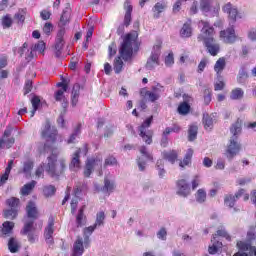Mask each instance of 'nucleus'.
Masks as SVG:
<instances>
[{
    "instance_id": "63",
    "label": "nucleus",
    "mask_w": 256,
    "mask_h": 256,
    "mask_svg": "<svg viewBox=\"0 0 256 256\" xmlns=\"http://www.w3.org/2000/svg\"><path fill=\"white\" fill-rule=\"evenodd\" d=\"M94 168H92V166H90L89 164H87V162L85 163V168H84V177H91V173H93Z\"/></svg>"
},
{
    "instance_id": "3",
    "label": "nucleus",
    "mask_w": 256,
    "mask_h": 256,
    "mask_svg": "<svg viewBox=\"0 0 256 256\" xmlns=\"http://www.w3.org/2000/svg\"><path fill=\"white\" fill-rule=\"evenodd\" d=\"M26 215L31 221L25 222L21 230V235H25L29 243L33 244L39 239L37 234V228L35 227V221L40 217L39 208L34 201H29L26 205Z\"/></svg>"
},
{
    "instance_id": "60",
    "label": "nucleus",
    "mask_w": 256,
    "mask_h": 256,
    "mask_svg": "<svg viewBox=\"0 0 256 256\" xmlns=\"http://www.w3.org/2000/svg\"><path fill=\"white\" fill-rule=\"evenodd\" d=\"M33 90V81L27 80L24 85V95H29V92Z\"/></svg>"
},
{
    "instance_id": "41",
    "label": "nucleus",
    "mask_w": 256,
    "mask_h": 256,
    "mask_svg": "<svg viewBox=\"0 0 256 256\" xmlns=\"http://www.w3.org/2000/svg\"><path fill=\"white\" fill-rule=\"evenodd\" d=\"M212 243L213 245L212 246H209L208 248V252L210 253V255H215L217 253V251H219V248L218 247H222L223 246V243L217 241L215 243V236H213L212 238Z\"/></svg>"
},
{
    "instance_id": "31",
    "label": "nucleus",
    "mask_w": 256,
    "mask_h": 256,
    "mask_svg": "<svg viewBox=\"0 0 256 256\" xmlns=\"http://www.w3.org/2000/svg\"><path fill=\"white\" fill-rule=\"evenodd\" d=\"M8 249L10 253H17L19 252L20 246L17 238L11 237L8 241Z\"/></svg>"
},
{
    "instance_id": "7",
    "label": "nucleus",
    "mask_w": 256,
    "mask_h": 256,
    "mask_svg": "<svg viewBox=\"0 0 256 256\" xmlns=\"http://www.w3.org/2000/svg\"><path fill=\"white\" fill-rule=\"evenodd\" d=\"M153 123V116H149L144 120V122L138 127V133L139 137H141L142 141L146 145H152L153 144V130H149V127H151V124Z\"/></svg>"
},
{
    "instance_id": "44",
    "label": "nucleus",
    "mask_w": 256,
    "mask_h": 256,
    "mask_svg": "<svg viewBox=\"0 0 256 256\" xmlns=\"http://www.w3.org/2000/svg\"><path fill=\"white\" fill-rule=\"evenodd\" d=\"M114 71L116 74H119L121 71H123V60L121 59V56H118L114 60Z\"/></svg>"
},
{
    "instance_id": "32",
    "label": "nucleus",
    "mask_w": 256,
    "mask_h": 256,
    "mask_svg": "<svg viewBox=\"0 0 256 256\" xmlns=\"http://www.w3.org/2000/svg\"><path fill=\"white\" fill-rule=\"evenodd\" d=\"M6 205L10 209H19L21 205V200L17 197H10L6 200Z\"/></svg>"
},
{
    "instance_id": "16",
    "label": "nucleus",
    "mask_w": 256,
    "mask_h": 256,
    "mask_svg": "<svg viewBox=\"0 0 256 256\" xmlns=\"http://www.w3.org/2000/svg\"><path fill=\"white\" fill-rule=\"evenodd\" d=\"M165 9H167L166 1L157 2L152 8L153 18L159 19V17H161V13H163Z\"/></svg>"
},
{
    "instance_id": "52",
    "label": "nucleus",
    "mask_w": 256,
    "mask_h": 256,
    "mask_svg": "<svg viewBox=\"0 0 256 256\" xmlns=\"http://www.w3.org/2000/svg\"><path fill=\"white\" fill-rule=\"evenodd\" d=\"M114 165H117V158L110 155L104 160V167H112Z\"/></svg>"
},
{
    "instance_id": "26",
    "label": "nucleus",
    "mask_w": 256,
    "mask_h": 256,
    "mask_svg": "<svg viewBox=\"0 0 256 256\" xmlns=\"http://www.w3.org/2000/svg\"><path fill=\"white\" fill-rule=\"evenodd\" d=\"M193 153H194V151L192 148L188 149L183 160L180 161L179 167H182V169H183V168L187 167L188 165H191V160L193 159Z\"/></svg>"
},
{
    "instance_id": "8",
    "label": "nucleus",
    "mask_w": 256,
    "mask_h": 256,
    "mask_svg": "<svg viewBox=\"0 0 256 256\" xmlns=\"http://www.w3.org/2000/svg\"><path fill=\"white\" fill-rule=\"evenodd\" d=\"M161 93H165V87L159 83L155 86H152L151 91L147 90V88H143L140 91V95L142 97H148V100L151 103H155V101H159V99L161 98Z\"/></svg>"
},
{
    "instance_id": "21",
    "label": "nucleus",
    "mask_w": 256,
    "mask_h": 256,
    "mask_svg": "<svg viewBox=\"0 0 256 256\" xmlns=\"http://www.w3.org/2000/svg\"><path fill=\"white\" fill-rule=\"evenodd\" d=\"M87 223V216L85 215V206H82L78 210V214L76 215V227H83Z\"/></svg>"
},
{
    "instance_id": "6",
    "label": "nucleus",
    "mask_w": 256,
    "mask_h": 256,
    "mask_svg": "<svg viewBox=\"0 0 256 256\" xmlns=\"http://www.w3.org/2000/svg\"><path fill=\"white\" fill-rule=\"evenodd\" d=\"M47 165L45 167L46 173L52 177L53 179L61 177L63 173H65V169H67V162L65 159H57V155L51 154L47 157Z\"/></svg>"
},
{
    "instance_id": "24",
    "label": "nucleus",
    "mask_w": 256,
    "mask_h": 256,
    "mask_svg": "<svg viewBox=\"0 0 256 256\" xmlns=\"http://www.w3.org/2000/svg\"><path fill=\"white\" fill-rule=\"evenodd\" d=\"M35 185H37V181H35V180H32L31 182L25 184L20 189V195H23V197H27V195H31V193L35 189Z\"/></svg>"
},
{
    "instance_id": "4",
    "label": "nucleus",
    "mask_w": 256,
    "mask_h": 256,
    "mask_svg": "<svg viewBox=\"0 0 256 256\" xmlns=\"http://www.w3.org/2000/svg\"><path fill=\"white\" fill-rule=\"evenodd\" d=\"M138 39L139 33H137V31H133L125 35L119 50L120 57H122L124 61H129V59L133 57V45L134 51H139L140 44Z\"/></svg>"
},
{
    "instance_id": "45",
    "label": "nucleus",
    "mask_w": 256,
    "mask_h": 256,
    "mask_svg": "<svg viewBox=\"0 0 256 256\" xmlns=\"http://www.w3.org/2000/svg\"><path fill=\"white\" fill-rule=\"evenodd\" d=\"M211 4V0H200L201 11H203L204 13H209V11H211Z\"/></svg>"
},
{
    "instance_id": "18",
    "label": "nucleus",
    "mask_w": 256,
    "mask_h": 256,
    "mask_svg": "<svg viewBox=\"0 0 256 256\" xmlns=\"http://www.w3.org/2000/svg\"><path fill=\"white\" fill-rule=\"evenodd\" d=\"M15 228V223L11 221H5L2 224V229L0 232L1 237H9L13 234V229Z\"/></svg>"
},
{
    "instance_id": "59",
    "label": "nucleus",
    "mask_w": 256,
    "mask_h": 256,
    "mask_svg": "<svg viewBox=\"0 0 256 256\" xmlns=\"http://www.w3.org/2000/svg\"><path fill=\"white\" fill-rule=\"evenodd\" d=\"M64 45L65 44L63 42H58L56 40V42H55V49H56L55 56L56 57H61V51L63 50Z\"/></svg>"
},
{
    "instance_id": "37",
    "label": "nucleus",
    "mask_w": 256,
    "mask_h": 256,
    "mask_svg": "<svg viewBox=\"0 0 256 256\" xmlns=\"http://www.w3.org/2000/svg\"><path fill=\"white\" fill-rule=\"evenodd\" d=\"M32 103V111H31V117H35V113H37V110L39 109V106L41 105V98L39 96H34L31 99Z\"/></svg>"
},
{
    "instance_id": "56",
    "label": "nucleus",
    "mask_w": 256,
    "mask_h": 256,
    "mask_svg": "<svg viewBox=\"0 0 256 256\" xmlns=\"http://www.w3.org/2000/svg\"><path fill=\"white\" fill-rule=\"evenodd\" d=\"M42 31L45 33V35H51V32L53 31V23L46 22L42 28Z\"/></svg>"
},
{
    "instance_id": "47",
    "label": "nucleus",
    "mask_w": 256,
    "mask_h": 256,
    "mask_svg": "<svg viewBox=\"0 0 256 256\" xmlns=\"http://www.w3.org/2000/svg\"><path fill=\"white\" fill-rule=\"evenodd\" d=\"M171 133H181V127L179 124H173L172 127H166L164 135H171Z\"/></svg>"
},
{
    "instance_id": "36",
    "label": "nucleus",
    "mask_w": 256,
    "mask_h": 256,
    "mask_svg": "<svg viewBox=\"0 0 256 256\" xmlns=\"http://www.w3.org/2000/svg\"><path fill=\"white\" fill-rule=\"evenodd\" d=\"M25 15H27V9H20L18 13L14 15V20L18 25L25 23Z\"/></svg>"
},
{
    "instance_id": "9",
    "label": "nucleus",
    "mask_w": 256,
    "mask_h": 256,
    "mask_svg": "<svg viewBox=\"0 0 256 256\" xmlns=\"http://www.w3.org/2000/svg\"><path fill=\"white\" fill-rule=\"evenodd\" d=\"M219 37L223 43H227L229 45L235 43L237 41V34H235V26H230L225 30L220 31Z\"/></svg>"
},
{
    "instance_id": "11",
    "label": "nucleus",
    "mask_w": 256,
    "mask_h": 256,
    "mask_svg": "<svg viewBox=\"0 0 256 256\" xmlns=\"http://www.w3.org/2000/svg\"><path fill=\"white\" fill-rule=\"evenodd\" d=\"M55 219L53 217H50L48 219V225L44 230V238L46 243H48V245H53V243H55V241L53 240V233H55Z\"/></svg>"
},
{
    "instance_id": "25",
    "label": "nucleus",
    "mask_w": 256,
    "mask_h": 256,
    "mask_svg": "<svg viewBox=\"0 0 256 256\" xmlns=\"http://www.w3.org/2000/svg\"><path fill=\"white\" fill-rule=\"evenodd\" d=\"M236 247L237 249L241 252V253H247V251H249L250 255L253 251V245H251V242H245V241H237L236 243Z\"/></svg>"
},
{
    "instance_id": "23",
    "label": "nucleus",
    "mask_w": 256,
    "mask_h": 256,
    "mask_svg": "<svg viewBox=\"0 0 256 256\" xmlns=\"http://www.w3.org/2000/svg\"><path fill=\"white\" fill-rule=\"evenodd\" d=\"M179 157V154L176 152V150H170V151H163L162 152V159H165V161H169V163H175Z\"/></svg>"
},
{
    "instance_id": "57",
    "label": "nucleus",
    "mask_w": 256,
    "mask_h": 256,
    "mask_svg": "<svg viewBox=\"0 0 256 256\" xmlns=\"http://www.w3.org/2000/svg\"><path fill=\"white\" fill-rule=\"evenodd\" d=\"M46 45L45 42L39 41L33 47V51H38L39 53H43L45 51Z\"/></svg>"
},
{
    "instance_id": "46",
    "label": "nucleus",
    "mask_w": 256,
    "mask_h": 256,
    "mask_svg": "<svg viewBox=\"0 0 256 256\" xmlns=\"http://www.w3.org/2000/svg\"><path fill=\"white\" fill-rule=\"evenodd\" d=\"M13 25V18L9 14L2 17L3 29H9Z\"/></svg>"
},
{
    "instance_id": "40",
    "label": "nucleus",
    "mask_w": 256,
    "mask_h": 256,
    "mask_svg": "<svg viewBox=\"0 0 256 256\" xmlns=\"http://www.w3.org/2000/svg\"><path fill=\"white\" fill-rule=\"evenodd\" d=\"M243 95H245V92H243V89L236 88L231 91L230 98L233 101H237L238 99H243Z\"/></svg>"
},
{
    "instance_id": "58",
    "label": "nucleus",
    "mask_w": 256,
    "mask_h": 256,
    "mask_svg": "<svg viewBox=\"0 0 256 256\" xmlns=\"http://www.w3.org/2000/svg\"><path fill=\"white\" fill-rule=\"evenodd\" d=\"M65 28H62L58 31L57 35H56V41H58V43H64L65 44Z\"/></svg>"
},
{
    "instance_id": "28",
    "label": "nucleus",
    "mask_w": 256,
    "mask_h": 256,
    "mask_svg": "<svg viewBox=\"0 0 256 256\" xmlns=\"http://www.w3.org/2000/svg\"><path fill=\"white\" fill-rule=\"evenodd\" d=\"M193 35V28H191V22H186L183 24L180 30V37L189 38Z\"/></svg>"
},
{
    "instance_id": "35",
    "label": "nucleus",
    "mask_w": 256,
    "mask_h": 256,
    "mask_svg": "<svg viewBox=\"0 0 256 256\" xmlns=\"http://www.w3.org/2000/svg\"><path fill=\"white\" fill-rule=\"evenodd\" d=\"M195 199L197 203H205V201H207V192L205 191V189H198L195 194Z\"/></svg>"
},
{
    "instance_id": "55",
    "label": "nucleus",
    "mask_w": 256,
    "mask_h": 256,
    "mask_svg": "<svg viewBox=\"0 0 256 256\" xmlns=\"http://www.w3.org/2000/svg\"><path fill=\"white\" fill-rule=\"evenodd\" d=\"M57 87H62L59 91H67L69 89V79L62 77V81L57 83Z\"/></svg>"
},
{
    "instance_id": "14",
    "label": "nucleus",
    "mask_w": 256,
    "mask_h": 256,
    "mask_svg": "<svg viewBox=\"0 0 256 256\" xmlns=\"http://www.w3.org/2000/svg\"><path fill=\"white\" fill-rule=\"evenodd\" d=\"M124 10H125V15H124L123 25L124 27H129V25H131V21L133 20V18L131 17L133 13V5H131V1L125 0Z\"/></svg>"
},
{
    "instance_id": "29",
    "label": "nucleus",
    "mask_w": 256,
    "mask_h": 256,
    "mask_svg": "<svg viewBox=\"0 0 256 256\" xmlns=\"http://www.w3.org/2000/svg\"><path fill=\"white\" fill-rule=\"evenodd\" d=\"M102 191H104V193H113V191H115V181L109 179V177H105Z\"/></svg>"
},
{
    "instance_id": "20",
    "label": "nucleus",
    "mask_w": 256,
    "mask_h": 256,
    "mask_svg": "<svg viewBox=\"0 0 256 256\" xmlns=\"http://www.w3.org/2000/svg\"><path fill=\"white\" fill-rule=\"evenodd\" d=\"M80 94H81V86L79 84H75L72 88V93H71L72 107H77V103H79Z\"/></svg>"
},
{
    "instance_id": "34",
    "label": "nucleus",
    "mask_w": 256,
    "mask_h": 256,
    "mask_svg": "<svg viewBox=\"0 0 256 256\" xmlns=\"http://www.w3.org/2000/svg\"><path fill=\"white\" fill-rule=\"evenodd\" d=\"M65 93H67V91L57 90L54 93L55 101H57L58 103H63L64 105H67V98L65 97Z\"/></svg>"
},
{
    "instance_id": "48",
    "label": "nucleus",
    "mask_w": 256,
    "mask_h": 256,
    "mask_svg": "<svg viewBox=\"0 0 256 256\" xmlns=\"http://www.w3.org/2000/svg\"><path fill=\"white\" fill-rule=\"evenodd\" d=\"M164 63L166 67H173V65H175V56L173 52H169V54L164 59Z\"/></svg>"
},
{
    "instance_id": "13",
    "label": "nucleus",
    "mask_w": 256,
    "mask_h": 256,
    "mask_svg": "<svg viewBox=\"0 0 256 256\" xmlns=\"http://www.w3.org/2000/svg\"><path fill=\"white\" fill-rule=\"evenodd\" d=\"M243 195H245V189L243 188L238 190V192L235 195L227 194L224 197V205L226 207H229L230 209H233V207H235V203L237 202V199H239L240 197H243Z\"/></svg>"
},
{
    "instance_id": "39",
    "label": "nucleus",
    "mask_w": 256,
    "mask_h": 256,
    "mask_svg": "<svg viewBox=\"0 0 256 256\" xmlns=\"http://www.w3.org/2000/svg\"><path fill=\"white\" fill-rule=\"evenodd\" d=\"M199 128L197 125H191L188 129V141H195Z\"/></svg>"
},
{
    "instance_id": "49",
    "label": "nucleus",
    "mask_w": 256,
    "mask_h": 256,
    "mask_svg": "<svg viewBox=\"0 0 256 256\" xmlns=\"http://www.w3.org/2000/svg\"><path fill=\"white\" fill-rule=\"evenodd\" d=\"M140 153L145 157L146 161H151L153 162V154L149 153L147 151V146H141L139 148Z\"/></svg>"
},
{
    "instance_id": "5",
    "label": "nucleus",
    "mask_w": 256,
    "mask_h": 256,
    "mask_svg": "<svg viewBox=\"0 0 256 256\" xmlns=\"http://www.w3.org/2000/svg\"><path fill=\"white\" fill-rule=\"evenodd\" d=\"M40 135L42 139H45L46 143L44 144V149H51L49 145H55L57 141L60 143L63 142V137L59 135V130L57 127L51 125V121L47 119L43 124Z\"/></svg>"
},
{
    "instance_id": "42",
    "label": "nucleus",
    "mask_w": 256,
    "mask_h": 256,
    "mask_svg": "<svg viewBox=\"0 0 256 256\" xmlns=\"http://www.w3.org/2000/svg\"><path fill=\"white\" fill-rule=\"evenodd\" d=\"M57 192V188L54 185H46L43 187V195L46 197H53Z\"/></svg>"
},
{
    "instance_id": "51",
    "label": "nucleus",
    "mask_w": 256,
    "mask_h": 256,
    "mask_svg": "<svg viewBox=\"0 0 256 256\" xmlns=\"http://www.w3.org/2000/svg\"><path fill=\"white\" fill-rule=\"evenodd\" d=\"M33 167H35V163L31 160L24 162L23 164V173H31L33 171Z\"/></svg>"
},
{
    "instance_id": "64",
    "label": "nucleus",
    "mask_w": 256,
    "mask_h": 256,
    "mask_svg": "<svg viewBox=\"0 0 256 256\" xmlns=\"http://www.w3.org/2000/svg\"><path fill=\"white\" fill-rule=\"evenodd\" d=\"M205 67H207V58H203L198 64V73H203Z\"/></svg>"
},
{
    "instance_id": "22",
    "label": "nucleus",
    "mask_w": 256,
    "mask_h": 256,
    "mask_svg": "<svg viewBox=\"0 0 256 256\" xmlns=\"http://www.w3.org/2000/svg\"><path fill=\"white\" fill-rule=\"evenodd\" d=\"M161 54L159 52H153L147 60L146 69H153L155 66L159 65V57Z\"/></svg>"
},
{
    "instance_id": "33",
    "label": "nucleus",
    "mask_w": 256,
    "mask_h": 256,
    "mask_svg": "<svg viewBox=\"0 0 256 256\" xmlns=\"http://www.w3.org/2000/svg\"><path fill=\"white\" fill-rule=\"evenodd\" d=\"M202 123L206 131H211V129H213V117H211L209 114H205L203 116Z\"/></svg>"
},
{
    "instance_id": "10",
    "label": "nucleus",
    "mask_w": 256,
    "mask_h": 256,
    "mask_svg": "<svg viewBox=\"0 0 256 256\" xmlns=\"http://www.w3.org/2000/svg\"><path fill=\"white\" fill-rule=\"evenodd\" d=\"M177 195L180 197H189L191 195V188L189 187V182L185 179H179L176 181Z\"/></svg>"
},
{
    "instance_id": "1",
    "label": "nucleus",
    "mask_w": 256,
    "mask_h": 256,
    "mask_svg": "<svg viewBox=\"0 0 256 256\" xmlns=\"http://www.w3.org/2000/svg\"><path fill=\"white\" fill-rule=\"evenodd\" d=\"M199 25L202 26L200 34L197 36L198 43H203L207 53L212 57H217L221 51V45L215 40V27L209 21L201 20Z\"/></svg>"
},
{
    "instance_id": "27",
    "label": "nucleus",
    "mask_w": 256,
    "mask_h": 256,
    "mask_svg": "<svg viewBox=\"0 0 256 256\" xmlns=\"http://www.w3.org/2000/svg\"><path fill=\"white\" fill-rule=\"evenodd\" d=\"M86 163L93 169H95V167H101L103 163V157H101V155L93 156L91 158H88L86 160Z\"/></svg>"
},
{
    "instance_id": "53",
    "label": "nucleus",
    "mask_w": 256,
    "mask_h": 256,
    "mask_svg": "<svg viewBox=\"0 0 256 256\" xmlns=\"http://www.w3.org/2000/svg\"><path fill=\"white\" fill-rule=\"evenodd\" d=\"M247 241L251 243V241H255L256 239V231L253 226H251L247 232Z\"/></svg>"
},
{
    "instance_id": "2",
    "label": "nucleus",
    "mask_w": 256,
    "mask_h": 256,
    "mask_svg": "<svg viewBox=\"0 0 256 256\" xmlns=\"http://www.w3.org/2000/svg\"><path fill=\"white\" fill-rule=\"evenodd\" d=\"M230 133L231 137L224 155L229 161H232L233 158L237 157V155L241 153L242 146L241 142H239V135L243 133V119L237 118V120L231 124Z\"/></svg>"
},
{
    "instance_id": "62",
    "label": "nucleus",
    "mask_w": 256,
    "mask_h": 256,
    "mask_svg": "<svg viewBox=\"0 0 256 256\" xmlns=\"http://www.w3.org/2000/svg\"><path fill=\"white\" fill-rule=\"evenodd\" d=\"M156 167L159 169V177H164L165 169H163V160H157Z\"/></svg>"
},
{
    "instance_id": "61",
    "label": "nucleus",
    "mask_w": 256,
    "mask_h": 256,
    "mask_svg": "<svg viewBox=\"0 0 256 256\" xmlns=\"http://www.w3.org/2000/svg\"><path fill=\"white\" fill-rule=\"evenodd\" d=\"M84 189H87V184H79V185H77L76 188L74 189V195L76 197L81 195V193H83Z\"/></svg>"
},
{
    "instance_id": "15",
    "label": "nucleus",
    "mask_w": 256,
    "mask_h": 256,
    "mask_svg": "<svg viewBox=\"0 0 256 256\" xmlns=\"http://www.w3.org/2000/svg\"><path fill=\"white\" fill-rule=\"evenodd\" d=\"M225 67H227V60L225 57H220L214 64V71L218 79H221V75L223 71H225Z\"/></svg>"
},
{
    "instance_id": "17",
    "label": "nucleus",
    "mask_w": 256,
    "mask_h": 256,
    "mask_svg": "<svg viewBox=\"0 0 256 256\" xmlns=\"http://www.w3.org/2000/svg\"><path fill=\"white\" fill-rule=\"evenodd\" d=\"M81 167V148H78L72 155L69 169H79Z\"/></svg>"
},
{
    "instance_id": "50",
    "label": "nucleus",
    "mask_w": 256,
    "mask_h": 256,
    "mask_svg": "<svg viewBox=\"0 0 256 256\" xmlns=\"http://www.w3.org/2000/svg\"><path fill=\"white\" fill-rule=\"evenodd\" d=\"M37 179H43L45 177V164H40L35 171Z\"/></svg>"
},
{
    "instance_id": "12",
    "label": "nucleus",
    "mask_w": 256,
    "mask_h": 256,
    "mask_svg": "<svg viewBox=\"0 0 256 256\" xmlns=\"http://www.w3.org/2000/svg\"><path fill=\"white\" fill-rule=\"evenodd\" d=\"M222 11L224 13H227L228 19L232 21V23H235L237 19H241V16H239V10L237 8L233 7V4L231 2H228L222 7Z\"/></svg>"
},
{
    "instance_id": "19",
    "label": "nucleus",
    "mask_w": 256,
    "mask_h": 256,
    "mask_svg": "<svg viewBox=\"0 0 256 256\" xmlns=\"http://www.w3.org/2000/svg\"><path fill=\"white\" fill-rule=\"evenodd\" d=\"M85 253L83 238L78 237L73 245V256H82Z\"/></svg>"
},
{
    "instance_id": "54",
    "label": "nucleus",
    "mask_w": 256,
    "mask_h": 256,
    "mask_svg": "<svg viewBox=\"0 0 256 256\" xmlns=\"http://www.w3.org/2000/svg\"><path fill=\"white\" fill-rule=\"evenodd\" d=\"M213 93L211 92V89L206 88L204 90V104L209 105L211 103Z\"/></svg>"
},
{
    "instance_id": "30",
    "label": "nucleus",
    "mask_w": 256,
    "mask_h": 256,
    "mask_svg": "<svg viewBox=\"0 0 256 256\" xmlns=\"http://www.w3.org/2000/svg\"><path fill=\"white\" fill-rule=\"evenodd\" d=\"M179 115H189L191 113V105L187 101L181 102L177 108Z\"/></svg>"
},
{
    "instance_id": "38",
    "label": "nucleus",
    "mask_w": 256,
    "mask_h": 256,
    "mask_svg": "<svg viewBox=\"0 0 256 256\" xmlns=\"http://www.w3.org/2000/svg\"><path fill=\"white\" fill-rule=\"evenodd\" d=\"M17 215H19V209L10 208L4 210L5 219H17Z\"/></svg>"
},
{
    "instance_id": "43",
    "label": "nucleus",
    "mask_w": 256,
    "mask_h": 256,
    "mask_svg": "<svg viewBox=\"0 0 256 256\" xmlns=\"http://www.w3.org/2000/svg\"><path fill=\"white\" fill-rule=\"evenodd\" d=\"M95 227H101L105 225V212L100 211L96 214V221L94 223Z\"/></svg>"
}]
</instances>
